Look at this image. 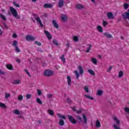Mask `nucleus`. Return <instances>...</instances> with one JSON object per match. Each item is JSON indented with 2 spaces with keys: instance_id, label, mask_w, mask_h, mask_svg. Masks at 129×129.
Masks as SVG:
<instances>
[{
  "instance_id": "1",
  "label": "nucleus",
  "mask_w": 129,
  "mask_h": 129,
  "mask_svg": "<svg viewBox=\"0 0 129 129\" xmlns=\"http://www.w3.org/2000/svg\"><path fill=\"white\" fill-rule=\"evenodd\" d=\"M10 11H8V15H9V16H12V15L14 16V18H16L17 20L21 18L20 15H18V11H17V10L15 9L14 7H10Z\"/></svg>"
},
{
  "instance_id": "52",
  "label": "nucleus",
  "mask_w": 129,
  "mask_h": 129,
  "mask_svg": "<svg viewBox=\"0 0 129 129\" xmlns=\"http://www.w3.org/2000/svg\"><path fill=\"white\" fill-rule=\"evenodd\" d=\"M13 5H14V6H15V7H16V8H20V5L17 4V3H16V2H13Z\"/></svg>"
},
{
  "instance_id": "6",
  "label": "nucleus",
  "mask_w": 129,
  "mask_h": 129,
  "mask_svg": "<svg viewBox=\"0 0 129 129\" xmlns=\"http://www.w3.org/2000/svg\"><path fill=\"white\" fill-rule=\"evenodd\" d=\"M44 34H45L47 38H48V40H51L52 39V35L50 34V32L47 30H44Z\"/></svg>"
},
{
  "instance_id": "59",
  "label": "nucleus",
  "mask_w": 129,
  "mask_h": 129,
  "mask_svg": "<svg viewBox=\"0 0 129 129\" xmlns=\"http://www.w3.org/2000/svg\"><path fill=\"white\" fill-rule=\"evenodd\" d=\"M12 37H13V38H18V35H17V34L14 33H13Z\"/></svg>"
},
{
  "instance_id": "27",
  "label": "nucleus",
  "mask_w": 129,
  "mask_h": 129,
  "mask_svg": "<svg viewBox=\"0 0 129 129\" xmlns=\"http://www.w3.org/2000/svg\"><path fill=\"white\" fill-rule=\"evenodd\" d=\"M73 39L74 42H77L79 41V38H78V36H74L73 37Z\"/></svg>"
},
{
  "instance_id": "38",
  "label": "nucleus",
  "mask_w": 129,
  "mask_h": 129,
  "mask_svg": "<svg viewBox=\"0 0 129 129\" xmlns=\"http://www.w3.org/2000/svg\"><path fill=\"white\" fill-rule=\"evenodd\" d=\"M14 113H15V114H16L17 115H20V114H21V112H20V111H19V110L16 109L14 110Z\"/></svg>"
},
{
  "instance_id": "64",
  "label": "nucleus",
  "mask_w": 129,
  "mask_h": 129,
  "mask_svg": "<svg viewBox=\"0 0 129 129\" xmlns=\"http://www.w3.org/2000/svg\"><path fill=\"white\" fill-rule=\"evenodd\" d=\"M44 17L45 18H46L47 19H48V14H44Z\"/></svg>"
},
{
  "instance_id": "14",
  "label": "nucleus",
  "mask_w": 129,
  "mask_h": 129,
  "mask_svg": "<svg viewBox=\"0 0 129 129\" xmlns=\"http://www.w3.org/2000/svg\"><path fill=\"white\" fill-rule=\"evenodd\" d=\"M87 71L91 75H92V76H95V73H94L93 70L91 69H88Z\"/></svg>"
},
{
  "instance_id": "10",
  "label": "nucleus",
  "mask_w": 129,
  "mask_h": 129,
  "mask_svg": "<svg viewBox=\"0 0 129 129\" xmlns=\"http://www.w3.org/2000/svg\"><path fill=\"white\" fill-rule=\"evenodd\" d=\"M76 8L77 10H82L84 9V6L82 4H77Z\"/></svg>"
},
{
  "instance_id": "9",
  "label": "nucleus",
  "mask_w": 129,
  "mask_h": 129,
  "mask_svg": "<svg viewBox=\"0 0 129 129\" xmlns=\"http://www.w3.org/2000/svg\"><path fill=\"white\" fill-rule=\"evenodd\" d=\"M52 24L53 25V27L55 28V29H59V25L56 22V20H53L52 21Z\"/></svg>"
},
{
  "instance_id": "50",
  "label": "nucleus",
  "mask_w": 129,
  "mask_h": 129,
  "mask_svg": "<svg viewBox=\"0 0 129 129\" xmlns=\"http://www.w3.org/2000/svg\"><path fill=\"white\" fill-rule=\"evenodd\" d=\"M23 98H24V97L23 96V95H20L18 97V100L21 101V100H23Z\"/></svg>"
},
{
  "instance_id": "44",
  "label": "nucleus",
  "mask_w": 129,
  "mask_h": 129,
  "mask_svg": "<svg viewBox=\"0 0 129 129\" xmlns=\"http://www.w3.org/2000/svg\"><path fill=\"white\" fill-rule=\"evenodd\" d=\"M15 49L16 52H17V53H20V52H21V50H20V48H19V47L18 46H15Z\"/></svg>"
},
{
  "instance_id": "13",
  "label": "nucleus",
  "mask_w": 129,
  "mask_h": 129,
  "mask_svg": "<svg viewBox=\"0 0 129 129\" xmlns=\"http://www.w3.org/2000/svg\"><path fill=\"white\" fill-rule=\"evenodd\" d=\"M64 6V0H59L58 1V6L60 8H62Z\"/></svg>"
},
{
  "instance_id": "37",
  "label": "nucleus",
  "mask_w": 129,
  "mask_h": 129,
  "mask_svg": "<svg viewBox=\"0 0 129 129\" xmlns=\"http://www.w3.org/2000/svg\"><path fill=\"white\" fill-rule=\"evenodd\" d=\"M76 118L78 119V120H79V121H80L81 122H83V120H82V118L80 116L77 115L76 116Z\"/></svg>"
},
{
  "instance_id": "60",
  "label": "nucleus",
  "mask_w": 129,
  "mask_h": 129,
  "mask_svg": "<svg viewBox=\"0 0 129 129\" xmlns=\"http://www.w3.org/2000/svg\"><path fill=\"white\" fill-rule=\"evenodd\" d=\"M3 25L5 27V28H6V29H9L8 25H7V24H6V22H3Z\"/></svg>"
},
{
  "instance_id": "57",
  "label": "nucleus",
  "mask_w": 129,
  "mask_h": 129,
  "mask_svg": "<svg viewBox=\"0 0 129 129\" xmlns=\"http://www.w3.org/2000/svg\"><path fill=\"white\" fill-rule=\"evenodd\" d=\"M113 127L115 129H120V127L117 126V125L116 124H114Z\"/></svg>"
},
{
  "instance_id": "34",
  "label": "nucleus",
  "mask_w": 129,
  "mask_h": 129,
  "mask_svg": "<svg viewBox=\"0 0 129 129\" xmlns=\"http://www.w3.org/2000/svg\"><path fill=\"white\" fill-rule=\"evenodd\" d=\"M85 97H86V98H88L89 99H91V100H93L94 99L93 97L88 95H84Z\"/></svg>"
},
{
  "instance_id": "18",
  "label": "nucleus",
  "mask_w": 129,
  "mask_h": 129,
  "mask_svg": "<svg viewBox=\"0 0 129 129\" xmlns=\"http://www.w3.org/2000/svg\"><path fill=\"white\" fill-rule=\"evenodd\" d=\"M114 120L115 121L116 123L118 125H120V121H119V120L118 119H117V117H114Z\"/></svg>"
},
{
  "instance_id": "8",
  "label": "nucleus",
  "mask_w": 129,
  "mask_h": 129,
  "mask_svg": "<svg viewBox=\"0 0 129 129\" xmlns=\"http://www.w3.org/2000/svg\"><path fill=\"white\" fill-rule=\"evenodd\" d=\"M43 8H44V9H52L53 5L51 4L45 3L43 6Z\"/></svg>"
},
{
  "instance_id": "20",
  "label": "nucleus",
  "mask_w": 129,
  "mask_h": 129,
  "mask_svg": "<svg viewBox=\"0 0 129 129\" xmlns=\"http://www.w3.org/2000/svg\"><path fill=\"white\" fill-rule=\"evenodd\" d=\"M103 94V91L102 90H98L97 92V95L99 96H101Z\"/></svg>"
},
{
  "instance_id": "61",
  "label": "nucleus",
  "mask_w": 129,
  "mask_h": 129,
  "mask_svg": "<svg viewBox=\"0 0 129 129\" xmlns=\"http://www.w3.org/2000/svg\"><path fill=\"white\" fill-rule=\"evenodd\" d=\"M112 69V66H110L107 70V72H110L111 70Z\"/></svg>"
},
{
  "instance_id": "22",
  "label": "nucleus",
  "mask_w": 129,
  "mask_h": 129,
  "mask_svg": "<svg viewBox=\"0 0 129 129\" xmlns=\"http://www.w3.org/2000/svg\"><path fill=\"white\" fill-rule=\"evenodd\" d=\"M97 30L100 33H102V32H103V29H102V27L100 25L97 26Z\"/></svg>"
},
{
  "instance_id": "19",
  "label": "nucleus",
  "mask_w": 129,
  "mask_h": 129,
  "mask_svg": "<svg viewBox=\"0 0 129 129\" xmlns=\"http://www.w3.org/2000/svg\"><path fill=\"white\" fill-rule=\"evenodd\" d=\"M67 80H68V84L69 86H71V77L68 76L67 77Z\"/></svg>"
},
{
  "instance_id": "41",
  "label": "nucleus",
  "mask_w": 129,
  "mask_h": 129,
  "mask_svg": "<svg viewBox=\"0 0 129 129\" xmlns=\"http://www.w3.org/2000/svg\"><path fill=\"white\" fill-rule=\"evenodd\" d=\"M84 89L85 91V92H87V93H88V92H89V89H88V86H85Z\"/></svg>"
},
{
  "instance_id": "21",
  "label": "nucleus",
  "mask_w": 129,
  "mask_h": 129,
  "mask_svg": "<svg viewBox=\"0 0 129 129\" xmlns=\"http://www.w3.org/2000/svg\"><path fill=\"white\" fill-rule=\"evenodd\" d=\"M58 123L60 126H63V125H64V123H65V122L64 121V120L60 119L58 122Z\"/></svg>"
},
{
  "instance_id": "63",
  "label": "nucleus",
  "mask_w": 129,
  "mask_h": 129,
  "mask_svg": "<svg viewBox=\"0 0 129 129\" xmlns=\"http://www.w3.org/2000/svg\"><path fill=\"white\" fill-rule=\"evenodd\" d=\"M16 62H18V63H21V60H20V59H17L16 60Z\"/></svg>"
},
{
  "instance_id": "40",
  "label": "nucleus",
  "mask_w": 129,
  "mask_h": 129,
  "mask_svg": "<svg viewBox=\"0 0 129 129\" xmlns=\"http://www.w3.org/2000/svg\"><path fill=\"white\" fill-rule=\"evenodd\" d=\"M64 55L62 54L60 59H61V61H62L63 63H65L66 62V59L64 57Z\"/></svg>"
},
{
  "instance_id": "30",
  "label": "nucleus",
  "mask_w": 129,
  "mask_h": 129,
  "mask_svg": "<svg viewBox=\"0 0 129 129\" xmlns=\"http://www.w3.org/2000/svg\"><path fill=\"white\" fill-rule=\"evenodd\" d=\"M100 121L99 120H97L96 121V127H100Z\"/></svg>"
},
{
  "instance_id": "5",
  "label": "nucleus",
  "mask_w": 129,
  "mask_h": 129,
  "mask_svg": "<svg viewBox=\"0 0 129 129\" xmlns=\"http://www.w3.org/2000/svg\"><path fill=\"white\" fill-rule=\"evenodd\" d=\"M60 18L63 23H66L68 21V16L66 14H61Z\"/></svg>"
},
{
  "instance_id": "24",
  "label": "nucleus",
  "mask_w": 129,
  "mask_h": 129,
  "mask_svg": "<svg viewBox=\"0 0 129 129\" xmlns=\"http://www.w3.org/2000/svg\"><path fill=\"white\" fill-rule=\"evenodd\" d=\"M12 83L13 84L17 85L18 84H20V83H21V81H20V80H15Z\"/></svg>"
},
{
  "instance_id": "35",
  "label": "nucleus",
  "mask_w": 129,
  "mask_h": 129,
  "mask_svg": "<svg viewBox=\"0 0 129 129\" xmlns=\"http://www.w3.org/2000/svg\"><path fill=\"white\" fill-rule=\"evenodd\" d=\"M74 72H75V74L76 75L77 79H78L80 76L79 73H78V71H77V70L75 71Z\"/></svg>"
},
{
  "instance_id": "15",
  "label": "nucleus",
  "mask_w": 129,
  "mask_h": 129,
  "mask_svg": "<svg viewBox=\"0 0 129 129\" xmlns=\"http://www.w3.org/2000/svg\"><path fill=\"white\" fill-rule=\"evenodd\" d=\"M0 18L4 22H7V17L2 14H0Z\"/></svg>"
},
{
  "instance_id": "17",
  "label": "nucleus",
  "mask_w": 129,
  "mask_h": 129,
  "mask_svg": "<svg viewBox=\"0 0 129 129\" xmlns=\"http://www.w3.org/2000/svg\"><path fill=\"white\" fill-rule=\"evenodd\" d=\"M83 119H84L85 124H86L87 123V117L85 114H83Z\"/></svg>"
},
{
  "instance_id": "16",
  "label": "nucleus",
  "mask_w": 129,
  "mask_h": 129,
  "mask_svg": "<svg viewBox=\"0 0 129 129\" xmlns=\"http://www.w3.org/2000/svg\"><path fill=\"white\" fill-rule=\"evenodd\" d=\"M36 21H37L38 23V24H39V25H40V26L43 27H44V25H43V24L42 23V21H41V19H40V17H38Z\"/></svg>"
},
{
  "instance_id": "51",
  "label": "nucleus",
  "mask_w": 129,
  "mask_h": 129,
  "mask_svg": "<svg viewBox=\"0 0 129 129\" xmlns=\"http://www.w3.org/2000/svg\"><path fill=\"white\" fill-rule=\"evenodd\" d=\"M67 101L68 103H72V100H71V99L70 98H67Z\"/></svg>"
},
{
  "instance_id": "46",
  "label": "nucleus",
  "mask_w": 129,
  "mask_h": 129,
  "mask_svg": "<svg viewBox=\"0 0 129 129\" xmlns=\"http://www.w3.org/2000/svg\"><path fill=\"white\" fill-rule=\"evenodd\" d=\"M9 97H11V94L6 93H5V98L7 99V98H9Z\"/></svg>"
},
{
  "instance_id": "25",
  "label": "nucleus",
  "mask_w": 129,
  "mask_h": 129,
  "mask_svg": "<svg viewBox=\"0 0 129 129\" xmlns=\"http://www.w3.org/2000/svg\"><path fill=\"white\" fill-rule=\"evenodd\" d=\"M47 112L50 115H51L52 116L54 115V111H53V110L48 109L47 110Z\"/></svg>"
},
{
  "instance_id": "26",
  "label": "nucleus",
  "mask_w": 129,
  "mask_h": 129,
  "mask_svg": "<svg viewBox=\"0 0 129 129\" xmlns=\"http://www.w3.org/2000/svg\"><path fill=\"white\" fill-rule=\"evenodd\" d=\"M57 116L59 117V118H62V119H66V116L65 115H61L60 113L57 114Z\"/></svg>"
},
{
  "instance_id": "62",
  "label": "nucleus",
  "mask_w": 129,
  "mask_h": 129,
  "mask_svg": "<svg viewBox=\"0 0 129 129\" xmlns=\"http://www.w3.org/2000/svg\"><path fill=\"white\" fill-rule=\"evenodd\" d=\"M72 110L76 112V111H77V110H76V106H74L73 108H72Z\"/></svg>"
},
{
  "instance_id": "11",
  "label": "nucleus",
  "mask_w": 129,
  "mask_h": 129,
  "mask_svg": "<svg viewBox=\"0 0 129 129\" xmlns=\"http://www.w3.org/2000/svg\"><path fill=\"white\" fill-rule=\"evenodd\" d=\"M78 69L79 71V74H83L84 73V70H83V68H82V66H80L78 67Z\"/></svg>"
},
{
  "instance_id": "28",
  "label": "nucleus",
  "mask_w": 129,
  "mask_h": 129,
  "mask_svg": "<svg viewBox=\"0 0 129 129\" xmlns=\"http://www.w3.org/2000/svg\"><path fill=\"white\" fill-rule=\"evenodd\" d=\"M87 46H89V47L87 48V50L86 51V53H89V52L91 50V48L92 47V44H87Z\"/></svg>"
},
{
  "instance_id": "2",
  "label": "nucleus",
  "mask_w": 129,
  "mask_h": 129,
  "mask_svg": "<svg viewBox=\"0 0 129 129\" xmlns=\"http://www.w3.org/2000/svg\"><path fill=\"white\" fill-rule=\"evenodd\" d=\"M44 76L50 77L54 75V72L51 70H45L43 73Z\"/></svg>"
},
{
  "instance_id": "49",
  "label": "nucleus",
  "mask_w": 129,
  "mask_h": 129,
  "mask_svg": "<svg viewBox=\"0 0 129 129\" xmlns=\"http://www.w3.org/2000/svg\"><path fill=\"white\" fill-rule=\"evenodd\" d=\"M31 98H32V95H31L30 94H27L26 95V98H27V99H30Z\"/></svg>"
},
{
  "instance_id": "53",
  "label": "nucleus",
  "mask_w": 129,
  "mask_h": 129,
  "mask_svg": "<svg viewBox=\"0 0 129 129\" xmlns=\"http://www.w3.org/2000/svg\"><path fill=\"white\" fill-rule=\"evenodd\" d=\"M107 21H103V26L104 27H106V26L107 25Z\"/></svg>"
},
{
  "instance_id": "36",
  "label": "nucleus",
  "mask_w": 129,
  "mask_h": 129,
  "mask_svg": "<svg viewBox=\"0 0 129 129\" xmlns=\"http://www.w3.org/2000/svg\"><path fill=\"white\" fill-rule=\"evenodd\" d=\"M12 46H13L14 47H17L18 46V41L17 40H14L13 41V43L12 44Z\"/></svg>"
},
{
  "instance_id": "54",
  "label": "nucleus",
  "mask_w": 129,
  "mask_h": 129,
  "mask_svg": "<svg viewBox=\"0 0 129 129\" xmlns=\"http://www.w3.org/2000/svg\"><path fill=\"white\" fill-rule=\"evenodd\" d=\"M0 74H1V75H5L6 74V72L3 71L2 70L0 69Z\"/></svg>"
},
{
  "instance_id": "31",
  "label": "nucleus",
  "mask_w": 129,
  "mask_h": 129,
  "mask_svg": "<svg viewBox=\"0 0 129 129\" xmlns=\"http://www.w3.org/2000/svg\"><path fill=\"white\" fill-rule=\"evenodd\" d=\"M122 76H123V72H122V71H120L118 74V78H121Z\"/></svg>"
},
{
  "instance_id": "42",
  "label": "nucleus",
  "mask_w": 129,
  "mask_h": 129,
  "mask_svg": "<svg viewBox=\"0 0 129 129\" xmlns=\"http://www.w3.org/2000/svg\"><path fill=\"white\" fill-rule=\"evenodd\" d=\"M0 107H3V108H7V106L5 104L0 103Z\"/></svg>"
},
{
  "instance_id": "39",
  "label": "nucleus",
  "mask_w": 129,
  "mask_h": 129,
  "mask_svg": "<svg viewBox=\"0 0 129 129\" xmlns=\"http://www.w3.org/2000/svg\"><path fill=\"white\" fill-rule=\"evenodd\" d=\"M128 6H129L128 4H126V3L124 4L123 8L124 10H127V9H128Z\"/></svg>"
},
{
  "instance_id": "43",
  "label": "nucleus",
  "mask_w": 129,
  "mask_h": 129,
  "mask_svg": "<svg viewBox=\"0 0 129 129\" xmlns=\"http://www.w3.org/2000/svg\"><path fill=\"white\" fill-rule=\"evenodd\" d=\"M37 95L39 96H40V95H42V91H41V90L38 89L37 90Z\"/></svg>"
},
{
  "instance_id": "3",
  "label": "nucleus",
  "mask_w": 129,
  "mask_h": 129,
  "mask_svg": "<svg viewBox=\"0 0 129 129\" xmlns=\"http://www.w3.org/2000/svg\"><path fill=\"white\" fill-rule=\"evenodd\" d=\"M68 117L69 120L70 121V122H71L73 124H76V123H77V120H76V119H75V118H74V117H73V116L69 114L68 115Z\"/></svg>"
},
{
  "instance_id": "45",
  "label": "nucleus",
  "mask_w": 129,
  "mask_h": 129,
  "mask_svg": "<svg viewBox=\"0 0 129 129\" xmlns=\"http://www.w3.org/2000/svg\"><path fill=\"white\" fill-rule=\"evenodd\" d=\"M82 111H83V109H81L79 110H77L76 113H77L78 114H80V113H82Z\"/></svg>"
},
{
  "instance_id": "58",
  "label": "nucleus",
  "mask_w": 129,
  "mask_h": 129,
  "mask_svg": "<svg viewBox=\"0 0 129 129\" xmlns=\"http://www.w3.org/2000/svg\"><path fill=\"white\" fill-rule=\"evenodd\" d=\"M24 71L27 73V74L29 76V77H31V74H30V73L28 71V70H24Z\"/></svg>"
},
{
  "instance_id": "56",
  "label": "nucleus",
  "mask_w": 129,
  "mask_h": 129,
  "mask_svg": "<svg viewBox=\"0 0 129 129\" xmlns=\"http://www.w3.org/2000/svg\"><path fill=\"white\" fill-rule=\"evenodd\" d=\"M124 110L125 112H127V113H129V108L128 107H125Z\"/></svg>"
},
{
  "instance_id": "48",
  "label": "nucleus",
  "mask_w": 129,
  "mask_h": 129,
  "mask_svg": "<svg viewBox=\"0 0 129 129\" xmlns=\"http://www.w3.org/2000/svg\"><path fill=\"white\" fill-rule=\"evenodd\" d=\"M47 98L50 99V98H52V97H53V94H47Z\"/></svg>"
},
{
  "instance_id": "4",
  "label": "nucleus",
  "mask_w": 129,
  "mask_h": 129,
  "mask_svg": "<svg viewBox=\"0 0 129 129\" xmlns=\"http://www.w3.org/2000/svg\"><path fill=\"white\" fill-rule=\"evenodd\" d=\"M35 37H34L32 35H27L26 36V41H29L30 42H33V41H35Z\"/></svg>"
},
{
  "instance_id": "12",
  "label": "nucleus",
  "mask_w": 129,
  "mask_h": 129,
  "mask_svg": "<svg viewBox=\"0 0 129 129\" xmlns=\"http://www.w3.org/2000/svg\"><path fill=\"white\" fill-rule=\"evenodd\" d=\"M104 36H105V37H106L108 39H111V38H112V35H111V34H109L107 32H105L104 33H103Z\"/></svg>"
},
{
  "instance_id": "23",
  "label": "nucleus",
  "mask_w": 129,
  "mask_h": 129,
  "mask_svg": "<svg viewBox=\"0 0 129 129\" xmlns=\"http://www.w3.org/2000/svg\"><path fill=\"white\" fill-rule=\"evenodd\" d=\"M6 67L9 70H14V67L12 64H7L6 66Z\"/></svg>"
},
{
  "instance_id": "47",
  "label": "nucleus",
  "mask_w": 129,
  "mask_h": 129,
  "mask_svg": "<svg viewBox=\"0 0 129 129\" xmlns=\"http://www.w3.org/2000/svg\"><path fill=\"white\" fill-rule=\"evenodd\" d=\"M34 44L36 45H37L38 46H42V43H41L40 42L36 41L34 42Z\"/></svg>"
},
{
  "instance_id": "55",
  "label": "nucleus",
  "mask_w": 129,
  "mask_h": 129,
  "mask_svg": "<svg viewBox=\"0 0 129 129\" xmlns=\"http://www.w3.org/2000/svg\"><path fill=\"white\" fill-rule=\"evenodd\" d=\"M33 16L34 17V19H35V20H36L37 19H38V18H39V17H38V15L36 14H33Z\"/></svg>"
},
{
  "instance_id": "33",
  "label": "nucleus",
  "mask_w": 129,
  "mask_h": 129,
  "mask_svg": "<svg viewBox=\"0 0 129 129\" xmlns=\"http://www.w3.org/2000/svg\"><path fill=\"white\" fill-rule=\"evenodd\" d=\"M52 43L54 45H55V46H58L59 45V43H58V41H57V39H53L52 40Z\"/></svg>"
},
{
  "instance_id": "7",
  "label": "nucleus",
  "mask_w": 129,
  "mask_h": 129,
  "mask_svg": "<svg viewBox=\"0 0 129 129\" xmlns=\"http://www.w3.org/2000/svg\"><path fill=\"white\" fill-rule=\"evenodd\" d=\"M107 17L110 20H114V17H113V14L112 12H108L107 14Z\"/></svg>"
},
{
  "instance_id": "32",
  "label": "nucleus",
  "mask_w": 129,
  "mask_h": 129,
  "mask_svg": "<svg viewBox=\"0 0 129 129\" xmlns=\"http://www.w3.org/2000/svg\"><path fill=\"white\" fill-rule=\"evenodd\" d=\"M36 102H37V103L40 105L43 104V102H42V100H41V99L39 98H37L36 99Z\"/></svg>"
},
{
  "instance_id": "29",
  "label": "nucleus",
  "mask_w": 129,
  "mask_h": 129,
  "mask_svg": "<svg viewBox=\"0 0 129 129\" xmlns=\"http://www.w3.org/2000/svg\"><path fill=\"white\" fill-rule=\"evenodd\" d=\"M91 61L92 63H93V64H94L95 65H96V64H97V60H96V58L92 57Z\"/></svg>"
}]
</instances>
